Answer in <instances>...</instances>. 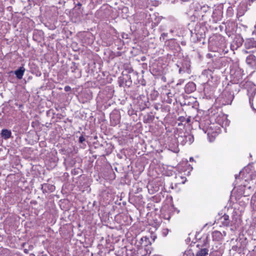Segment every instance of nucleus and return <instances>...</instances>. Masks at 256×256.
I'll return each instance as SVG.
<instances>
[{"mask_svg": "<svg viewBox=\"0 0 256 256\" xmlns=\"http://www.w3.org/2000/svg\"><path fill=\"white\" fill-rule=\"evenodd\" d=\"M168 232V230L167 228L164 229L162 231V234L164 236H166Z\"/></svg>", "mask_w": 256, "mask_h": 256, "instance_id": "423d86ee", "label": "nucleus"}, {"mask_svg": "<svg viewBox=\"0 0 256 256\" xmlns=\"http://www.w3.org/2000/svg\"><path fill=\"white\" fill-rule=\"evenodd\" d=\"M24 252L26 253V254H28V251H29V250L28 249H27V248H25L24 249Z\"/></svg>", "mask_w": 256, "mask_h": 256, "instance_id": "9b49d317", "label": "nucleus"}, {"mask_svg": "<svg viewBox=\"0 0 256 256\" xmlns=\"http://www.w3.org/2000/svg\"><path fill=\"white\" fill-rule=\"evenodd\" d=\"M24 71H25V68H24V67L21 66L17 70H16L14 72V74L16 75V78L20 80L24 76Z\"/></svg>", "mask_w": 256, "mask_h": 256, "instance_id": "f03ea898", "label": "nucleus"}, {"mask_svg": "<svg viewBox=\"0 0 256 256\" xmlns=\"http://www.w3.org/2000/svg\"><path fill=\"white\" fill-rule=\"evenodd\" d=\"M32 246H30L28 250H30L32 249Z\"/></svg>", "mask_w": 256, "mask_h": 256, "instance_id": "2eb2a0df", "label": "nucleus"}, {"mask_svg": "<svg viewBox=\"0 0 256 256\" xmlns=\"http://www.w3.org/2000/svg\"><path fill=\"white\" fill-rule=\"evenodd\" d=\"M71 90V88L68 86H66L64 87V90L66 92H70Z\"/></svg>", "mask_w": 256, "mask_h": 256, "instance_id": "0eeeda50", "label": "nucleus"}, {"mask_svg": "<svg viewBox=\"0 0 256 256\" xmlns=\"http://www.w3.org/2000/svg\"><path fill=\"white\" fill-rule=\"evenodd\" d=\"M252 47L256 46V41H254V42H253L252 44Z\"/></svg>", "mask_w": 256, "mask_h": 256, "instance_id": "f8f14e48", "label": "nucleus"}, {"mask_svg": "<svg viewBox=\"0 0 256 256\" xmlns=\"http://www.w3.org/2000/svg\"><path fill=\"white\" fill-rule=\"evenodd\" d=\"M76 5L78 6H81L82 4L80 2H78Z\"/></svg>", "mask_w": 256, "mask_h": 256, "instance_id": "4468645a", "label": "nucleus"}, {"mask_svg": "<svg viewBox=\"0 0 256 256\" xmlns=\"http://www.w3.org/2000/svg\"><path fill=\"white\" fill-rule=\"evenodd\" d=\"M174 2V0H172V2Z\"/></svg>", "mask_w": 256, "mask_h": 256, "instance_id": "a211bd4d", "label": "nucleus"}, {"mask_svg": "<svg viewBox=\"0 0 256 256\" xmlns=\"http://www.w3.org/2000/svg\"><path fill=\"white\" fill-rule=\"evenodd\" d=\"M131 83H132V81H130V84L128 85V86H130V84H131Z\"/></svg>", "mask_w": 256, "mask_h": 256, "instance_id": "6ab92c4d", "label": "nucleus"}, {"mask_svg": "<svg viewBox=\"0 0 256 256\" xmlns=\"http://www.w3.org/2000/svg\"><path fill=\"white\" fill-rule=\"evenodd\" d=\"M208 250L206 248H202L198 251L196 256H206L208 254Z\"/></svg>", "mask_w": 256, "mask_h": 256, "instance_id": "39448f33", "label": "nucleus"}, {"mask_svg": "<svg viewBox=\"0 0 256 256\" xmlns=\"http://www.w3.org/2000/svg\"><path fill=\"white\" fill-rule=\"evenodd\" d=\"M110 123L112 126H115L120 122V116L118 113L113 112L110 116Z\"/></svg>", "mask_w": 256, "mask_h": 256, "instance_id": "f257e3e1", "label": "nucleus"}, {"mask_svg": "<svg viewBox=\"0 0 256 256\" xmlns=\"http://www.w3.org/2000/svg\"><path fill=\"white\" fill-rule=\"evenodd\" d=\"M148 119H150V120H152L154 118V116H152L148 115Z\"/></svg>", "mask_w": 256, "mask_h": 256, "instance_id": "9d476101", "label": "nucleus"}, {"mask_svg": "<svg viewBox=\"0 0 256 256\" xmlns=\"http://www.w3.org/2000/svg\"><path fill=\"white\" fill-rule=\"evenodd\" d=\"M251 41H252V40H248L247 42V43L248 44L249 42H251Z\"/></svg>", "mask_w": 256, "mask_h": 256, "instance_id": "f3484780", "label": "nucleus"}, {"mask_svg": "<svg viewBox=\"0 0 256 256\" xmlns=\"http://www.w3.org/2000/svg\"><path fill=\"white\" fill-rule=\"evenodd\" d=\"M11 132L7 129H4L2 130V137L6 140L9 138L11 136Z\"/></svg>", "mask_w": 256, "mask_h": 256, "instance_id": "7ed1b4c3", "label": "nucleus"}, {"mask_svg": "<svg viewBox=\"0 0 256 256\" xmlns=\"http://www.w3.org/2000/svg\"><path fill=\"white\" fill-rule=\"evenodd\" d=\"M192 168V167H190L189 168V170H191Z\"/></svg>", "mask_w": 256, "mask_h": 256, "instance_id": "aec40b11", "label": "nucleus"}, {"mask_svg": "<svg viewBox=\"0 0 256 256\" xmlns=\"http://www.w3.org/2000/svg\"><path fill=\"white\" fill-rule=\"evenodd\" d=\"M85 140V138L83 136H81L79 138V142L82 143Z\"/></svg>", "mask_w": 256, "mask_h": 256, "instance_id": "1a4fd4ad", "label": "nucleus"}, {"mask_svg": "<svg viewBox=\"0 0 256 256\" xmlns=\"http://www.w3.org/2000/svg\"><path fill=\"white\" fill-rule=\"evenodd\" d=\"M190 161H193L194 160V158H190Z\"/></svg>", "mask_w": 256, "mask_h": 256, "instance_id": "dca6fc26", "label": "nucleus"}, {"mask_svg": "<svg viewBox=\"0 0 256 256\" xmlns=\"http://www.w3.org/2000/svg\"><path fill=\"white\" fill-rule=\"evenodd\" d=\"M168 101V102L170 103V104H171L172 102V99H170L168 98V100H167Z\"/></svg>", "mask_w": 256, "mask_h": 256, "instance_id": "ddd939ff", "label": "nucleus"}, {"mask_svg": "<svg viewBox=\"0 0 256 256\" xmlns=\"http://www.w3.org/2000/svg\"><path fill=\"white\" fill-rule=\"evenodd\" d=\"M73 66H72V68L73 69L72 70V72H74L76 68H77V66L76 62H72Z\"/></svg>", "mask_w": 256, "mask_h": 256, "instance_id": "6e6552de", "label": "nucleus"}, {"mask_svg": "<svg viewBox=\"0 0 256 256\" xmlns=\"http://www.w3.org/2000/svg\"><path fill=\"white\" fill-rule=\"evenodd\" d=\"M196 89L195 85L193 82L188 84L185 88L186 91L188 92H190Z\"/></svg>", "mask_w": 256, "mask_h": 256, "instance_id": "20e7f679", "label": "nucleus"}]
</instances>
